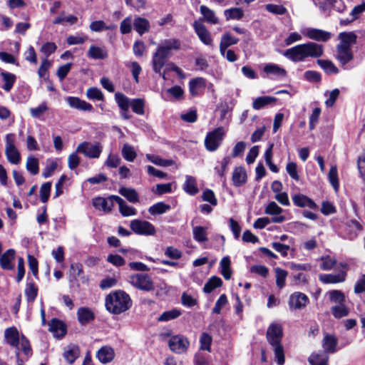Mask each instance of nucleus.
I'll use <instances>...</instances> for the list:
<instances>
[{"label":"nucleus","instance_id":"obj_1","mask_svg":"<svg viewBox=\"0 0 365 365\" xmlns=\"http://www.w3.org/2000/svg\"><path fill=\"white\" fill-rule=\"evenodd\" d=\"M324 46L313 41L298 44L284 51L283 55L290 61L304 62L307 58H319L323 56Z\"/></svg>","mask_w":365,"mask_h":365},{"label":"nucleus","instance_id":"obj_2","mask_svg":"<svg viewBox=\"0 0 365 365\" xmlns=\"http://www.w3.org/2000/svg\"><path fill=\"white\" fill-rule=\"evenodd\" d=\"M105 306L110 313L120 314L131 307L132 300L125 292L116 290L106 296Z\"/></svg>","mask_w":365,"mask_h":365},{"label":"nucleus","instance_id":"obj_3","mask_svg":"<svg viewBox=\"0 0 365 365\" xmlns=\"http://www.w3.org/2000/svg\"><path fill=\"white\" fill-rule=\"evenodd\" d=\"M225 130L223 127L220 126L212 131L207 133L205 138V146L208 151L213 152L217 150L220 146L224 137Z\"/></svg>","mask_w":365,"mask_h":365},{"label":"nucleus","instance_id":"obj_4","mask_svg":"<svg viewBox=\"0 0 365 365\" xmlns=\"http://www.w3.org/2000/svg\"><path fill=\"white\" fill-rule=\"evenodd\" d=\"M5 155L12 164L17 165L21 160L20 153L15 145V135L13 133L6 135Z\"/></svg>","mask_w":365,"mask_h":365},{"label":"nucleus","instance_id":"obj_5","mask_svg":"<svg viewBox=\"0 0 365 365\" xmlns=\"http://www.w3.org/2000/svg\"><path fill=\"white\" fill-rule=\"evenodd\" d=\"M130 283L135 287L150 292L154 289V284L147 274H135L130 277Z\"/></svg>","mask_w":365,"mask_h":365},{"label":"nucleus","instance_id":"obj_6","mask_svg":"<svg viewBox=\"0 0 365 365\" xmlns=\"http://www.w3.org/2000/svg\"><path fill=\"white\" fill-rule=\"evenodd\" d=\"M103 148L100 143L92 144L89 142H83L76 148V152L83 153L89 158H98L102 153Z\"/></svg>","mask_w":365,"mask_h":365},{"label":"nucleus","instance_id":"obj_7","mask_svg":"<svg viewBox=\"0 0 365 365\" xmlns=\"http://www.w3.org/2000/svg\"><path fill=\"white\" fill-rule=\"evenodd\" d=\"M130 227L132 231L140 235H153L155 233L154 225L145 220H133L130 223Z\"/></svg>","mask_w":365,"mask_h":365},{"label":"nucleus","instance_id":"obj_8","mask_svg":"<svg viewBox=\"0 0 365 365\" xmlns=\"http://www.w3.org/2000/svg\"><path fill=\"white\" fill-rule=\"evenodd\" d=\"M283 337V328L280 324L272 323L268 327L266 332V339L271 344L282 343Z\"/></svg>","mask_w":365,"mask_h":365},{"label":"nucleus","instance_id":"obj_9","mask_svg":"<svg viewBox=\"0 0 365 365\" xmlns=\"http://www.w3.org/2000/svg\"><path fill=\"white\" fill-rule=\"evenodd\" d=\"M188 340L182 335H175L170 338L168 346L170 349L176 354H182L189 346Z\"/></svg>","mask_w":365,"mask_h":365},{"label":"nucleus","instance_id":"obj_10","mask_svg":"<svg viewBox=\"0 0 365 365\" xmlns=\"http://www.w3.org/2000/svg\"><path fill=\"white\" fill-rule=\"evenodd\" d=\"M194 30L200 40L206 46H212V38L210 31L202 23L195 21L193 24Z\"/></svg>","mask_w":365,"mask_h":365},{"label":"nucleus","instance_id":"obj_11","mask_svg":"<svg viewBox=\"0 0 365 365\" xmlns=\"http://www.w3.org/2000/svg\"><path fill=\"white\" fill-rule=\"evenodd\" d=\"M304 35L311 40L322 42L328 41L332 36L330 32L315 28H307Z\"/></svg>","mask_w":365,"mask_h":365},{"label":"nucleus","instance_id":"obj_12","mask_svg":"<svg viewBox=\"0 0 365 365\" xmlns=\"http://www.w3.org/2000/svg\"><path fill=\"white\" fill-rule=\"evenodd\" d=\"M263 72L272 79L282 80L287 76V71L284 68L275 63H267L263 68Z\"/></svg>","mask_w":365,"mask_h":365},{"label":"nucleus","instance_id":"obj_13","mask_svg":"<svg viewBox=\"0 0 365 365\" xmlns=\"http://www.w3.org/2000/svg\"><path fill=\"white\" fill-rule=\"evenodd\" d=\"M336 58L339 61L344 68H346V65L353 60L354 54L351 48L344 47L342 45L336 46Z\"/></svg>","mask_w":365,"mask_h":365},{"label":"nucleus","instance_id":"obj_14","mask_svg":"<svg viewBox=\"0 0 365 365\" xmlns=\"http://www.w3.org/2000/svg\"><path fill=\"white\" fill-rule=\"evenodd\" d=\"M308 302L309 298L305 294L297 292L290 295L289 306L290 309H301L304 308Z\"/></svg>","mask_w":365,"mask_h":365},{"label":"nucleus","instance_id":"obj_15","mask_svg":"<svg viewBox=\"0 0 365 365\" xmlns=\"http://www.w3.org/2000/svg\"><path fill=\"white\" fill-rule=\"evenodd\" d=\"M66 101L68 104V106L72 108L89 112L93 110V107L91 103H87L83 100H81L78 97L68 96L66 98Z\"/></svg>","mask_w":365,"mask_h":365},{"label":"nucleus","instance_id":"obj_16","mask_svg":"<svg viewBox=\"0 0 365 365\" xmlns=\"http://www.w3.org/2000/svg\"><path fill=\"white\" fill-rule=\"evenodd\" d=\"M292 200L294 205L299 207H309L312 210H317V205L309 197L303 194L292 195Z\"/></svg>","mask_w":365,"mask_h":365},{"label":"nucleus","instance_id":"obj_17","mask_svg":"<svg viewBox=\"0 0 365 365\" xmlns=\"http://www.w3.org/2000/svg\"><path fill=\"white\" fill-rule=\"evenodd\" d=\"M169 56H170L157 48L156 51L153 55L152 59L153 68L155 73L160 74L161 69L165 65Z\"/></svg>","mask_w":365,"mask_h":365},{"label":"nucleus","instance_id":"obj_18","mask_svg":"<svg viewBox=\"0 0 365 365\" xmlns=\"http://www.w3.org/2000/svg\"><path fill=\"white\" fill-rule=\"evenodd\" d=\"M112 197L113 195L109 196L108 198L97 197L93 200V205L97 210H103L105 212H110L115 202Z\"/></svg>","mask_w":365,"mask_h":365},{"label":"nucleus","instance_id":"obj_19","mask_svg":"<svg viewBox=\"0 0 365 365\" xmlns=\"http://www.w3.org/2000/svg\"><path fill=\"white\" fill-rule=\"evenodd\" d=\"M49 331L57 338H62L66 334L65 324L60 319L53 318L48 323Z\"/></svg>","mask_w":365,"mask_h":365},{"label":"nucleus","instance_id":"obj_20","mask_svg":"<svg viewBox=\"0 0 365 365\" xmlns=\"http://www.w3.org/2000/svg\"><path fill=\"white\" fill-rule=\"evenodd\" d=\"M181 42L178 38H168L165 39L158 46L160 51L164 52L168 56H170V51L175 50L178 51L180 49Z\"/></svg>","mask_w":365,"mask_h":365},{"label":"nucleus","instance_id":"obj_21","mask_svg":"<svg viewBox=\"0 0 365 365\" xmlns=\"http://www.w3.org/2000/svg\"><path fill=\"white\" fill-rule=\"evenodd\" d=\"M337 344L338 339L334 335L326 334L322 340L324 353L326 354L335 353Z\"/></svg>","mask_w":365,"mask_h":365},{"label":"nucleus","instance_id":"obj_22","mask_svg":"<svg viewBox=\"0 0 365 365\" xmlns=\"http://www.w3.org/2000/svg\"><path fill=\"white\" fill-rule=\"evenodd\" d=\"M4 338L7 344L17 349L21 341L19 333L16 327H11L4 331Z\"/></svg>","mask_w":365,"mask_h":365},{"label":"nucleus","instance_id":"obj_23","mask_svg":"<svg viewBox=\"0 0 365 365\" xmlns=\"http://www.w3.org/2000/svg\"><path fill=\"white\" fill-rule=\"evenodd\" d=\"M247 173L244 167H236L232 175V181L235 187H241L247 182Z\"/></svg>","mask_w":365,"mask_h":365},{"label":"nucleus","instance_id":"obj_24","mask_svg":"<svg viewBox=\"0 0 365 365\" xmlns=\"http://www.w3.org/2000/svg\"><path fill=\"white\" fill-rule=\"evenodd\" d=\"M77 317L81 325H86L93 322L95 319V314L89 307H80L77 310Z\"/></svg>","mask_w":365,"mask_h":365},{"label":"nucleus","instance_id":"obj_25","mask_svg":"<svg viewBox=\"0 0 365 365\" xmlns=\"http://www.w3.org/2000/svg\"><path fill=\"white\" fill-rule=\"evenodd\" d=\"M15 250L13 249H9L6 250L1 257H0V266L3 269L5 270H13L14 266L12 264V262L15 259Z\"/></svg>","mask_w":365,"mask_h":365},{"label":"nucleus","instance_id":"obj_26","mask_svg":"<svg viewBox=\"0 0 365 365\" xmlns=\"http://www.w3.org/2000/svg\"><path fill=\"white\" fill-rule=\"evenodd\" d=\"M115 356L114 349L109 346H102L96 353V357L103 364L110 362Z\"/></svg>","mask_w":365,"mask_h":365},{"label":"nucleus","instance_id":"obj_27","mask_svg":"<svg viewBox=\"0 0 365 365\" xmlns=\"http://www.w3.org/2000/svg\"><path fill=\"white\" fill-rule=\"evenodd\" d=\"M346 274L342 271L336 274H322L319 275V280L324 284H336L343 282L346 279Z\"/></svg>","mask_w":365,"mask_h":365},{"label":"nucleus","instance_id":"obj_28","mask_svg":"<svg viewBox=\"0 0 365 365\" xmlns=\"http://www.w3.org/2000/svg\"><path fill=\"white\" fill-rule=\"evenodd\" d=\"M112 198L118 203L119 212L123 216L128 217L136 215V210L133 207L128 206L123 199L117 195H113Z\"/></svg>","mask_w":365,"mask_h":365},{"label":"nucleus","instance_id":"obj_29","mask_svg":"<svg viewBox=\"0 0 365 365\" xmlns=\"http://www.w3.org/2000/svg\"><path fill=\"white\" fill-rule=\"evenodd\" d=\"M239 38L232 36L229 32L224 34L220 43V52L222 56H225V50L232 45L237 44Z\"/></svg>","mask_w":365,"mask_h":365},{"label":"nucleus","instance_id":"obj_30","mask_svg":"<svg viewBox=\"0 0 365 365\" xmlns=\"http://www.w3.org/2000/svg\"><path fill=\"white\" fill-rule=\"evenodd\" d=\"M133 27L142 36L150 31V24L147 19L138 16L133 19Z\"/></svg>","mask_w":365,"mask_h":365},{"label":"nucleus","instance_id":"obj_31","mask_svg":"<svg viewBox=\"0 0 365 365\" xmlns=\"http://www.w3.org/2000/svg\"><path fill=\"white\" fill-rule=\"evenodd\" d=\"M205 81L203 78L198 77L191 79L189 82V91L192 96H195L200 93L205 88Z\"/></svg>","mask_w":365,"mask_h":365},{"label":"nucleus","instance_id":"obj_32","mask_svg":"<svg viewBox=\"0 0 365 365\" xmlns=\"http://www.w3.org/2000/svg\"><path fill=\"white\" fill-rule=\"evenodd\" d=\"M338 37L341 41L338 45L344 47L351 48V46L356 43L357 36L354 32H341Z\"/></svg>","mask_w":365,"mask_h":365},{"label":"nucleus","instance_id":"obj_33","mask_svg":"<svg viewBox=\"0 0 365 365\" xmlns=\"http://www.w3.org/2000/svg\"><path fill=\"white\" fill-rule=\"evenodd\" d=\"M308 361L310 365H328L329 356L324 352L312 353Z\"/></svg>","mask_w":365,"mask_h":365},{"label":"nucleus","instance_id":"obj_34","mask_svg":"<svg viewBox=\"0 0 365 365\" xmlns=\"http://www.w3.org/2000/svg\"><path fill=\"white\" fill-rule=\"evenodd\" d=\"M88 56L93 59L102 60L108 57V52L104 48L92 45L88 51Z\"/></svg>","mask_w":365,"mask_h":365},{"label":"nucleus","instance_id":"obj_35","mask_svg":"<svg viewBox=\"0 0 365 365\" xmlns=\"http://www.w3.org/2000/svg\"><path fill=\"white\" fill-rule=\"evenodd\" d=\"M183 190L190 195H195L198 192L196 180L190 175L185 176V182L183 185Z\"/></svg>","mask_w":365,"mask_h":365},{"label":"nucleus","instance_id":"obj_36","mask_svg":"<svg viewBox=\"0 0 365 365\" xmlns=\"http://www.w3.org/2000/svg\"><path fill=\"white\" fill-rule=\"evenodd\" d=\"M226 21L240 20L244 16V11L240 7H233L224 11Z\"/></svg>","mask_w":365,"mask_h":365},{"label":"nucleus","instance_id":"obj_37","mask_svg":"<svg viewBox=\"0 0 365 365\" xmlns=\"http://www.w3.org/2000/svg\"><path fill=\"white\" fill-rule=\"evenodd\" d=\"M1 76L4 82V83L1 88L5 91L9 92L11 90V88H13V86L16 82V76L14 73L6 72V71H2L1 73Z\"/></svg>","mask_w":365,"mask_h":365},{"label":"nucleus","instance_id":"obj_38","mask_svg":"<svg viewBox=\"0 0 365 365\" xmlns=\"http://www.w3.org/2000/svg\"><path fill=\"white\" fill-rule=\"evenodd\" d=\"M277 98L272 96H262L257 98L252 103L255 110H259L264 106L276 103Z\"/></svg>","mask_w":365,"mask_h":365},{"label":"nucleus","instance_id":"obj_39","mask_svg":"<svg viewBox=\"0 0 365 365\" xmlns=\"http://www.w3.org/2000/svg\"><path fill=\"white\" fill-rule=\"evenodd\" d=\"M200 11L207 22L212 24H218V18L215 16V13L213 10L205 5H202L200 7Z\"/></svg>","mask_w":365,"mask_h":365},{"label":"nucleus","instance_id":"obj_40","mask_svg":"<svg viewBox=\"0 0 365 365\" xmlns=\"http://www.w3.org/2000/svg\"><path fill=\"white\" fill-rule=\"evenodd\" d=\"M317 63L327 74H337L339 73L338 68L331 61L318 59Z\"/></svg>","mask_w":365,"mask_h":365},{"label":"nucleus","instance_id":"obj_41","mask_svg":"<svg viewBox=\"0 0 365 365\" xmlns=\"http://www.w3.org/2000/svg\"><path fill=\"white\" fill-rule=\"evenodd\" d=\"M222 284V280L220 277L217 276H212L205 283L203 287V292L209 294L212 292L215 289L221 287Z\"/></svg>","mask_w":365,"mask_h":365},{"label":"nucleus","instance_id":"obj_42","mask_svg":"<svg viewBox=\"0 0 365 365\" xmlns=\"http://www.w3.org/2000/svg\"><path fill=\"white\" fill-rule=\"evenodd\" d=\"M119 193L125 197L129 202L135 203L139 201V197L135 190L125 187L119 189Z\"/></svg>","mask_w":365,"mask_h":365},{"label":"nucleus","instance_id":"obj_43","mask_svg":"<svg viewBox=\"0 0 365 365\" xmlns=\"http://www.w3.org/2000/svg\"><path fill=\"white\" fill-rule=\"evenodd\" d=\"M78 354V347L75 345H70L68 346V349L64 351L63 356L68 363L72 364L77 359Z\"/></svg>","mask_w":365,"mask_h":365},{"label":"nucleus","instance_id":"obj_44","mask_svg":"<svg viewBox=\"0 0 365 365\" xmlns=\"http://www.w3.org/2000/svg\"><path fill=\"white\" fill-rule=\"evenodd\" d=\"M278 365H284L285 362L284 351L282 343L271 344Z\"/></svg>","mask_w":365,"mask_h":365},{"label":"nucleus","instance_id":"obj_45","mask_svg":"<svg viewBox=\"0 0 365 365\" xmlns=\"http://www.w3.org/2000/svg\"><path fill=\"white\" fill-rule=\"evenodd\" d=\"M170 209V206L163 202H159L149 207L148 212L152 215H162Z\"/></svg>","mask_w":365,"mask_h":365},{"label":"nucleus","instance_id":"obj_46","mask_svg":"<svg viewBox=\"0 0 365 365\" xmlns=\"http://www.w3.org/2000/svg\"><path fill=\"white\" fill-rule=\"evenodd\" d=\"M38 294V287L34 282H29L26 284L25 289V295L28 302H33L35 301Z\"/></svg>","mask_w":365,"mask_h":365},{"label":"nucleus","instance_id":"obj_47","mask_svg":"<svg viewBox=\"0 0 365 365\" xmlns=\"http://www.w3.org/2000/svg\"><path fill=\"white\" fill-rule=\"evenodd\" d=\"M193 238L198 242L207 241L206 228L202 226H195L192 229Z\"/></svg>","mask_w":365,"mask_h":365},{"label":"nucleus","instance_id":"obj_48","mask_svg":"<svg viewBox=\"0 0 365 365\" xmlns=\"http://www.w3.org/2000/svg\"><path fill=\"white\" fill-rule=\"evenodd\" d=\"M115 100L120 110H126V109H129L131 101L123 93H116L115 94Z\"/></svg>","mask_w":365,"mask_h":365},{"label":"nucleus","instance_id":"obj_49","mask_svg":"<svg viewBox=\"0 0 365 365\" xmlns=\"http://www.w3.org/2000/svg\"><path fill=\"white\" fill-rule=\"evenodd\" d=\"M121 153L123 158L129 162H133L137 156L134 148L127 143L123 145Z\"/></svg>","mask_w":365,"mask_h":365},{"label":"nucleus","instance_id":"obj_50","mask_svg":"<svg viewBox=\"0 0 365 365\" xmlns=\"http://www.w3.org/2000/svg\"><path fill=\"white\" fill-rule=\"evenodd\" d=\"M230 162V158L229 156H225L221 161V167L220 168H215L217 175L220 177L221 180L223 184L226 182L225 173L227 170V166Z\"/></svg>","mask_w":365,"mask_h":365},{"label":"nucleus","instance_id":"obj_51","mask_svg":"<svg viewBox=\"0 0 365 365\" xmlns=\"http://www.w3.org/2000/svg\"><path fill=\"white\" fill-rule=\"evenodd\" d=\"M26 168L31 174L34 175L38 174L39 172L38 160L33 156L28 157Z\"/></svg>","mask_w":365,"mask_h":365},{"label":"nucleus","instance_id":"obj_52","mask_svg":"<svg viewBox=\"0 0 365 365\" xmlns=\"http://www.w3.org/2000/svg\"><path fill=\"white\" fill-rule=\"evenodd\" d=\"M146 158L149 161L159 166L168 167L173 164V161L172 160L163 159L158 155L148 154Z\"/></svg>","mask_w":365,"mask_h":365},{"label":"nucleus","instance_id":"obj_53","mask_svg":"<svg viewBox=\"0 0 365 365\" xmlns=\"http://www.w3.org/2000/svg\"><path fill=\"white\" fill-rule=\"evenodd\" d=\"M181 315V312L177 309L164 312L158 318L160 322H168L175 319Z\"/></svg>","mask_w":365,"mask_h":365},{"label":"nucleus","instance_id":"obj_54","mask_svg":"<svg viewBox=\"0 0 365 365\" xmlns=\"http://www.w3.org/2000/svg\"><path fill=\"white\" fill-rule=\"evenodd\" d=\"M86 96L90 100L103 101L104 96L102 91L96 87H91L86 91Z\"/></svg>","mask_w":365,"mask_h":365},{"label":"nucleus","instance_id":"obj_55","mask_svg":"<svg viewBox=\"0 0 365 365\" xmlns=\"http://www.w3.org/2000/svg\"><path fill=\"white\" fill-rule=\"evenodd\" d=\"M51 182H46L41 185L40 187L39 191V195L41 201L43 203L47 202L48 200L50 192H51Z\"/></svg>","mask_w":365,"mask_h":365},{"label":"nucleus","instance_id":"obj_56","mask_svg":"<svg viewBox=\"0 0 365 365\" xmlns=\"http://www.w3.org/2000/svg\"><path fill=\"white\" fill-rule=\"evenodd\" d=\"M329 299L331 302L342 304L345 302L344 294L339 290H331L328 292Z\"/></svg>","mask_w":365,"mask_h":365},{"label":"nucleus","instance_id":"obj_57","mask_svg":"<svg viewBox=\"0 0 365 365\" xmlns=\"http://www.w3.org/2000/svg\"><path fill=\"white\" fill-rule=\"evenodd\" d=\"M130 106L134 113L138 115L144 114V101L141 98H135L130 101Z\"/></svg>","mask_w":365,"mask_h":365},{"label":"nucleus","instance_id":"obj_58","mask_svg":"<svg viewBox=\"0 0 365 365\" xmlns=\"http://www.w3.org/2000/svg\"><path fill=\"white\" fill-rule=\"evenodd\" d=\"M276 273V284L279 289H282L285 285V279L287 276V272L279 267L275 269Z\"/></svg>","mask_w":365,"mask_h":365},{"label":"nucleus","instance_id":"obj_59","mask_svg":"<svg viewBox=\"0 0 365 365\" xmlns=\"http://www.w3.org/2000/svg\"><path fill=\"white\" fill-rule=\"evenodd\" d=\"M331 313L335 318L340 319L349 314V309L344 303L339 306L333 307L331 308Z\"/></svg>","mask_w":365,"mask_h":365},{"label":"nucleus","instance_id":"obj_60","mask_svg":"<svg viewBox=\"0 0 365 365\" xmlns=\"http://www.w3.org/2000/svg\"><path fill=\"white\" fill-rule=\"evenodd\" d=\"M265 9L272 14L277 15H284L287 13V9L282 5H277L273 4H268L265 5Z\"/></svg>","mask_w":365,"mask_h":365},{"label":"nucleus","instance_id":"obj_61","mask_svg":"<svg viewBox=\"0 0 365 365\" xmlns=\"http://www.w3.org/2000/svg\"><path fill=\"white\" fill-rule=\"evenodd\" d=\"M286 171L290 176V178L295 181H299L300 177L298 174L297 165L294 162H289L286 165Z\"/></svg>","mask_w":365,"mask_h":365},{"label":"nucleus","instance_id":"obj_62","mask_svg":"<svg viewBox=\"0 0 365 365\" xmlns=\"http://www.w3.org/2000/svg\"><path fill=\"white\" fill-rule=\"evenodd\" d=\"M283 212V209L281 208L275 202L272 201L268 203L265 207L264 212L269 215H278Z\"/></svg>","mask_w":365,"mask_h":365},{"label":"nucleus","instance_id":"obj_63","mask_svg":"<svg viewBox=\"0 0 365 365\" xmlns=\"http://www.w3.org/2000/svg\"><path fill=\"white\" fill-rule=\"evenodd\" d=\"M48 108L46 102L41 103L36 108H30V113L32 117L38 118H40L46 110H48Z\"/></svg>","mask_w":365,"mask_h":365},{"label":"nucleus","instance_id":"obj_64","mask_svg":"<svg viewBox=\"0 0 365 365\" xmlns=\"http://www.w3.org/2000/svg\"><path fill=\"white\" fill-rule=\"evenodd\" d=\"M132 25H133V20L130 16L124 19L120 25V30L123 34H129L132 31Z\"/></svg>","mask_w":365,"mask_h":365}]
</instances>
